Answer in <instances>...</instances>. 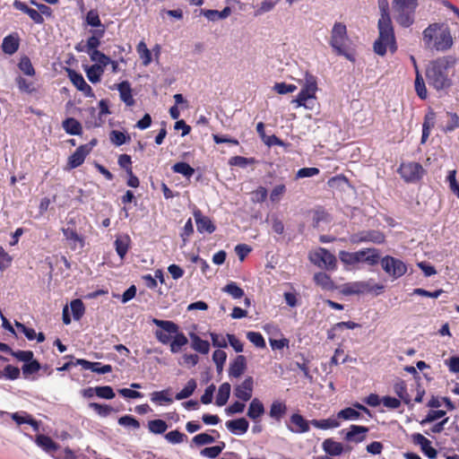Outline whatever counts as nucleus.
I'll use <instances>...</instances> for the list:
<instances>
[{"label":"nucleus","mask_w":459,"mask_h":459,"mask_svg":"<svg viewBox=\"0 0 459 459\" xmlns=\"http://www.w3.org/2000/svg\"><path fill=\"white\" fill-rule=\"evenodd\" d=\"M426 48L437 51H446L453 46L454 40L449 27L445 23L429 24L422 32Z\"/></svg>","instance_id":"2"},{"label":"nucleus","mask_w":459,"mask_h":459,"mask_svg":"<svg viewBox=\"0 0 459 459\" xmlns=\"http://www.w3.org/2000/svg\"><path fill=\"white\" fill-rule=\"evenodd\" d=\"M264 413V406L258 398H254L249 403L247 410V417L253 420H256Z\"/></svg>","instance_id":"31"},{"label":"nucleus","mask_w":459,"mask_h":459,"mask_svg":"<svg viewBox=\"0 0 459 459\" xmlns=\"http://www.w3.org/2000/svg\"><path fill=\"white\" fill-rule=\"evenodd\" d=\"M414 88L418 97L420 100H426L428 98V91L426 88V84L423 76L419 70H417L416 73Z\"/></svg>","instance_id":"35"},{"label":"nucleus","mask_w":459,"mask_h":459,"mask_svg":"<svg viewBox=\"0 0 459 459\" xmlns=\"http://www.w3.org/2000/svg\"><path fill=\"white\" fill-rule=\"evenodd\" d=\"M115 247L119 257L123 259L129 248V238H117L115 240Z\"/></svg>","instance_id":"50"},{"label":"nucleus","mask_w":459,"mask_h":459,"mask_svg":"<svg viewBox=\"0 0 459 459\" xmlns=\"http://www.w3.org/2000/svg\"><path fill=\"white\" fill-rule=\"evenodd\" d=\"M39 369L40 364L36 359H31L30 361L25 363L22 368L24 377H28L29 376L37 373Z\"/></svg>","instance_id":"51"},{"label":"nucleus","mask_w":459,"mask_h":459,"mask_svg":"<svg viewBox=\"0 0 459 459\" xmlns=\"http://www.w3.org/2000/svg\"><path fill=\"white\" fill-rule=\"evenodd\" d=\"M186 436L179 430H171L165 435V438L171 444H180Z\"/></svg>","instance_id":"63"},{"label":"nucleus","mask_w":459,"mask_h":459,"mask_svg":"<svg viewBox=\"0 0 459 459\" xmlns=\"http://www.w3.org/2000/svg\"><path fill=\"white\" fill-rule=\"evenodd\" d=\"M230 394V385L229 383H223L220 385L218 394L216 396L215 403L217 406H223L227 403Z\"/></svg>","instance_id":"34"},{"label":"nucleus","mask_w":459,"mask_h":459,"mask_svg":"<svg viewBox=\"0 0 459 459\" xmlns=\"http://www.w3.org/2000/svg\"><path fill=\"white\" fill-rule=\"evenodd\" d=\"M4 416H5V414H4ZM6 416H10L17 425L28 424L31 426L34 430H39V422L26 411H18L13 413L6 412Z\"/></svg>","instance_id":"20"},{"label":"nucleus","mask_w":459,"mask_h":459,"mask_svg":"<svg viewBox=\"0 0 459 459\" xmlns=\"http://www.w3.org/2000/svg\"><path fill=\"white\" fill-rule=\"evenodd\" d=\"M394 391L396 395L403 401L404 403L409 404L411 402L410 395L407 392V385L404 380L399 379L394 385Z\"/></svg>","instance_id":"36"},{"label":"nucleus","mask_w":459,"mask_h":459,"mask_svg":"<svg viewBox=\"0 0 459 459\" xmlns=\"http://www.w3.org/2000/svg\"><path fill=\"white\" fill-rule=\"evenodd\" d=\"M350 42L346 25L336 22L331 30L329 45L337 56H342L349 61L355 62L353 53L349 50Z\"/></svg>","instance_id":"4"},{"label":"nucleus","mask_w":459,"mask_h":459,"mask_svg":"<svg viewBox=\"0 0 459 459\" xmlns=\"http://www.w3.org/2000/svg\"><path fill=\"white\" fill-rule=\"evenodd\" d=\"M196 381L194 378L189 379L185 387L176 394L175 398L177 400H183L188 398L193 394V393L196 389Z\"/></svg>","instance_id":"43"},{"label":"nucleus","mask_w":459,"mask_h":459,"mask_svg":"<svg viewBox=\"0 0 459 459\" xmlns=\"http://www.w3.org/2000/svg\"><path fill=\"white\" fill-rule=\"evenodd\" d=\"M311 425L319 429H336L340 427L341 422L338 420L337 416L335 418H328L323 420H310Z\"/></svg>","instance_id":"33"},{"label":"nucleus","mask_w":459,"mask_h":459,"mask_svg":"<svg viewBox=\"0 0 459 459\" xmlns=\"http://www.w3.org/2000/svg\"><path fill=\"white\" fill-rule=\"evenodd\" d=\"M35 442L46 452H55L58 448V445L50 437L44 434L37 435Z\"/></svg>","instance_id":"32"},{"label":"nucleus","mask_w":459,"mask_h":459,"mask_svg":"<svg viewBox=\"0 0 459 459\" xmlns=\"http://www.w3.org/2000/svg\"><path fill=\"white\" fill-rule=\"evenodd\" d=\"M287 411H288V407L284 401L274 400V401H273V403L270 406L269 416L273 420L279 422L285 416V414L287 413Z\"/></svg>","instance_id":"24"},{"label":"nucleus","mask_w":459,"mask_h":459,"mask_svg":"<svg viewBox=\"0 0 459 459\" xmlns=\"http://www.w3.org/2000/svg\"><path fill=\"white\" fill-rule=\"evenodd\" d=\"M171 169L175 173L181 174L187 178H191L195 173V169L184 161L175 163Z\"/></svg>","instance_id":"42"},{"label":"nucleus","mask_w":459,"mask_h":459,"mask_svg":"<svg viewBox=\"0 0 459 459\" xmlns=\"http://www.w3.org/2000/svg\"><path fill=\"white\" fill-rule=\"evenodd\" d=\"M397 172L406 183H414L421 179L424 169L418 162H407L402 163Z\"/></svg>","instance_id":"10"},{"label":"nucleus","mask_w":459,"mask_h":459,"mask_svg":"<svg viewBox=\"0 0 459 459\" xmlns=\"http://www.w3.org/2000/svg\"><path fill=\"white\" fill-rule=\"evenodd\" d=\"M317 81L316 77L310 73L307 72L305 74L304 84L297 95L296 99L292 100V102L297 103V107H305L307 108L306 102L309 99L316 98V93L317 91Z\"/></svg>","instance_id":"8"},{"label":"nucleus","mask_w":459,"mask_h":459,"mask_svg":"<svg viewBox=\"0 0 459 459\" xmlns=\"http://www.w3.org/2000/svg\"><path fill=\"white\" fill-rule=\"evenodd\" d=\"M382 269L393 279H398L407 273L406 264L394 256L385 255L381 258Z\"/></svg>","instance_id":"9"},{"label":"nucleus","mask_w":459,"mask_h":459,"mask_svg":"<svg viewBox=\"0 0 459 459\" xmlns=\"http://www.w3.org/2000/svg\"><path fill=\"white\" fill-rule=\"evenodd\" d=\"M169 390L156 391L152 394L151 400L153 403L165 402L168 403H172V399L169 396Z\"/></svg>","instance_id":"61"},{"label":"nucleus","mask_w":459,"mask_h":459,"mask_svg":"<svg viewBox=\"0 0 459 459\" xmlns=\"http://www.w3.org/2000/svg\"><path fill=\"white\" fill-rule=\"evenodd\" d=\"M222 290L230 294L233 299H241L244 296V290L237 285L236 282L230 281L222 288Z\"/></svg>","instance_id":"47"},{"label":"nucleus","mask_w":459,"mask_h":459,"mask_svg":"<svg viewBox=\"0 0 459 459\" xmlns=\"http://www.w3.org/2000/svg\"><path fill=\"white\" fill-rule=\"evenodd\" d=\"M105 33V28L101 29V30H97L94 31V35L91 36L88 39H87V48H88V53L91 52V51H94V50H98V47L100 45V38L103 37Z\"/></svg>","instance_id":"41"},{"label":"nucleus","mask_w":459,"mask_h":459,"mask_svg":"<svg viewBox=\"0 0 459 459\" xmlns=\"http://www.w3.org/2000/svg\"><path fill=\"white\" fill-rule=\"evenodd\" d=\"M418 0H394L393 9L397 23L409 28L414 22L415 12L418 7Z\"/></svg>","instance_id":"5"},{"label":"nucleus","mask_w":459,"mask_h":459,"mask_svg":"<svg viewBox=\"0 0 459 459\" xmlns=\"http://www.w3.org/2000/svg\"><path fill=\"white\" fill-rule=\"evenodd\" d=\"M384 286L381 284H372L368 281H354L343 285L342 293L344 295H359L372 291L381 292Z\"/></svg>","instance_id":"11"},{"label":"nucleus","mask_w":459,"mask_h":459,"mask_svg":"<svg viewBox=\"0 0 459 459\" xmlns=\"http://www.w3.org/2000/svg\"><path fill=\"white\" fill-rule=\"evenodd\" d=\"M19 68L29 76H33L35 74V69L31 64L30 59L28 56H23L21 58L19 63Z\"/></svg>","instance_id":"55"},{"label":"nucleus","mask_w":459,"mask_h":459,"mask_svg":"<svg viewBox=\"0 0 459 459\" xmlns=\"http://www.w3.org/2000/svg\"><path fill=\"white\" fill-rule=\"evenodd\" d=\"M137 53L142 59V63L144 66L149 65L152 63V53L147 48L144 41H140L136 47Z\"/></svg>","instance_id":"39"},{"label":"nucleus","mask_w":459,"mask_h":459,"mask_svg":"<svg viewBox=\"0 0 459 459\" xmlns=\"http://www.w3.org/2000/svg\"><path fill=\"white\" fill-rule=\"evenodd\" d=\"M378 38L373 45V49L378 56H385L387 49L392 54L397 50V43L391 18H379L377 22Z\"/></svg>","instance_id":"3"},{"label":"nucleus","mask_w":459,"mask_h":459,"mask_svg":"<svg viewBox=\"0 0 459 459\" xmlns=\"http://www.w3.org/2000/svg\"><path fill=\"white\" fill-rule=\"evenodd\" d=\"M310 420H306L300 413L296 412L290 415L287 429L297 434L307 433L310 430Z\"/></svg>","instance_id":"13"},{"label":"nucleus","mask_w":459,"mask_h":459,"mask_svg":"<svg viewBox=\"0 0 459 459\" xmlns=\"http://www.w3.org/2000/svg\"><path fill=\"white\" fill-rule=\"evenodd\" d=\"M273 90L278 94H287L294 92L297 90V86L294 84H288L286 82H276L273 86Z\"/></svg>","instance_id":"64"},{"label":"nucleus","mask_w":459,"mask_h":459,"mask_svg":"<svg viewBox=\"0 0 459 459\" xmlns=\"http://www.w3.org/2000/svg\"><path fill=\"white\" fill-rule=\"evenodd\" d=\"M227 429L235 435L245 434L249 428V423L245 418H239L237 420H228L226 422Z\"/></svg>","instance_id":"26"},{"label":"nucleus","mask_w":459,"mask_h":459,"mask_svg":"<svg viewBox=\"0 0 459 459\" xmlns=\"http://www.w3.org/2000/svg\"><path fill=\"white\" fill-rule=\"evenodd\" d=\"M336 416H337L338 420H353L359 419L360 413L357 410H355L354 408L347 407V408H344V409L341 410L337 413Z\"/></svg>","instance_id":"44"},{"label":"nucleus","mask_w":459,"mask_h":459,"mask_svg":"<svg viewBox=\"0 0 459 459\" xmlns=\"http://www.w3.org/2000/svg\"><path fill=\"white\" fill-rule=\"evenodd\" d=\"M231 13V9L229 6L224 7L222 11L217 10H205L204 11V16L210 21H217L227 18Z\"/></svg>","instance_id":"38"},{"label":"nucleus","mask_w":459,"mask_h":459,"mask_svg":"<svg viewBox=\"0 0 459 459\" xmlns=\"http://www.w3.org/2000/svg\"><path fill=\"white\" fill-rule=\"evenodd\" d=\"M254 389V379L247 377L244 381L238 385L234 389V395L242 402H247L251 399Z\"/></svg>","instance_id":"15"},{"label":"nucleus","mask_w":459,"mask_h":459,"mask_svg":"<svg viewBox=\"0 0 459 459\" xmlns=\"http://www.w3.org/2000/svg\"><path fill=\"white\" fill-rule=\"evenodd\" d=\"M68 78L76 89L82 91L86 97H93L94 92L92 88L85 82L83 76L77 73L75 70L67 68L66 69Z\"/></svg>","instance_id":"14"},{"label":"nucleus","mask_w":459,"mask_h":459,"mask_svg":"<svg viewBox=\"0 0 459 459\" xmlns=\"http://www.w3.org/2000/svg\"><path fill=\"white\" fill-rule=\"evenodd\" d=\"M192 348L202 354H207L210 351V343L207 341L201 339L198 335L193 334Z\"/></svg>","instance_id":"40"},{"label":"nucleus","mask_w":459,"mask_h":459,"mask_svg":"<svg viewBox=\"0 0 459 459\" xmlns=\"http://www.w3.org/2000/svg\"><path fill=\"white\" fill-rule=\"evenodd\" d=\"M368 428L359 425H351L345 433L344 439L348 442L360 443L366 438Z\"/></svg>","instance_id":"18"},{"label":"nucleus","mask_w":459,"mask_h":459,"mask_svg":"<svg viewBox=\"0 0 459 459\" xmlns=\"http://www.w3.org/2000/svg\"><path fill=\"white\" fill-rule=\"evenodd\" d=\"M64 237L67 240L71 249L76 250L84 247V239L74 228L67 227L62 230Z\"/></svg>","instance_id":"19"},{"label":"nucleus","mask_w":459,"mask_h":459,"mask_svg":"<svg viewBox=\"0 0 459 459\" xmlns=\"http://www.w3.org/2000/svg\"><path fill=\"white\" fill-rule=\"evenodd\" d=\"M91 59L94 62H97V65H102V68L109 65V62H111V59L109 56H106L100 50H94L89 53Z\"/></svg>","instance_id":"49"},{"label":"nucleus","mask_w":459,"mask_h":459,"mask_svg":"<svg viewBox=\"0 0 459 459\" xmlns=\"http://www.w3.org/2000/svg\"><path fill=\"white\" fill-rule=\"evenodd\" d=\"M247 337L257 348H264L266 345L263 335L258 332H248Z\"/></svg>","instance_id":"59"},{"label":"nucleus","mask_w":459,"mask_h":459,"mask_svg":"<svg viewBox=\"0 0 459 459\" xmlns=\"http://www.w3.org/2000/svg\"><path fill=\"white\" fill-rule=\"evenodd\" d=\"M366 255L367 251L363 249L357 252L341 251L339 253V257L343 264H355L362 262V259H364Z\"/></svg>","instance_id":"27"},{"label":"nucleus","mask_w":459,"mask_h":459,"mask_svg":"<svg viewBox=\"0 0 459 459\" xmlns=\"http://www.w3.org/2000/svg\"><path fill=\"white\" fill-rule=\"evenodd\" d=\"M111 143L117 146H120L130 141V136L126 133L117 130H112L109 134Z\"/></svg>","instance_id":"46"},{"label":"nucleus","mask_w":459,"mask_h":459,"mask_svg":"<svg viewBox=\"0 0 459 459\" xmlns=\"http://www.w3.org/2000/svg\"><path fill=\"white\" fill-rule=\"evenodd\" d=\"M148 429L152 433L163 434L167 429V423L162 420H152L148 422Z\"/></svg>","instance_id":"48"},{"label":"nucleus","mask_w":459,"mask_h":459,"mask_svg":"<svg viewBox=\"0 0 459 459\" xmlns=\"http://www.w3.org/2000/svg\"><path fill=\"white\" fill-rule=\"evenodd\" d=\"M446 414V411L444 410H430L425 419H423L420 423V425H425L427 423L433 422L438 419L444 418Z\"/></svg>","instance_id":"53"},{"label":"nucleus","mask_w":459,"mask_h":459,"mask_svg":"<svg viewBox=\"0 0 459 459\" xmlns=\"http://www.w3.org/2000/svg\"><path fill=\"white\" fill-rule=\"evenodd\" d=\"M193 214L195 220L197 230L200 233L208 232L211 234L215 231L216 227L212 221L208 216L204 215L200 209H195Z\"/></svg>","instance_id":"16"},{"label":"nucleus","mask_w":459,"mask_h":459,"mask_svg":"<svg viewBox=\"0 0 459 459\" xmlns=\"http://www.w3.org/2000/svg\"><path fill=\"white\" fill-rule=\"evenodd\" d=\"M62 126L65 133L70 135H81L82 134L81 123L74 117L65 119L62 123Z\"/></svg>","instance_id":"30"},{"label":"nucleus","mask_w":459,"mask_h":459,"mask_svg":"<svg viewBox=\"0 0 459 459\" xmlns=\"http://www.w3.org/2000/svg\"><path fill=\"white\" fill-rule=\"evenodd\" d=\"M365 250L367 251V255L364 256V259H362V262H365L370 265L377 264L380 258L378 250L376 248H367Z\"/></svg>","instance_id":"58"},{"label":"nucleus","mask_w":459,"mask_h":459,"mask_svg":"<svg viewBox=\"0 0 459 459\" xmlns=\"http://www.w3.org/2000/svg\"><path fill=\"white\" fill-rule=\"evenodd\" d=\"M286 192V186L283 184L275 186L270 194V200L273 203H278Z\"/></svg>","instance_id":"62"},{"label":"nucleus","mask_w":459,"mask_h":459,"mask_svg":"<svg viewBox=\"0 0 459 459\" xmlns=\"http://www.w3.org/2000/svg\"><path fill=\"white\" fill-rule=\"evenodd\" d=\"M70 306L74 319L80 320L85 313V307L83 302L79 299H75L72 300Z\"/></svg>","instance_id":"45"},{"label":"nucleus","mask_w":459,"mask_h":459,"mask_svg":"<svg viewBox=\"0 0 459 459\" xmlns=\"http://www.w3.org/2000/svg\"><path fill=\"white\" fill-rule=\"evenodd\" d=\"M89 406L101 417H107L113 411V408L108 404L91 403Z\"/></svg>","instance_id":"54"},{"label":"nucleus","mask_w":459,"mask_h":459,"mask_svg":"<svg viewBox=\"0 0 459 459\" xmlns=\"http://www.w3.org/2000/svg\"><path fill=\"white\" fill-rule=\"evenodd\" d=\"M309 261L319 268L334 271L337 268V259L333 254L325 247H318L308 255Z\"/></svg>","instance_id":"7"},{"label":"nucleus","mask_w":459,"mask_h":459,"mask_svg":"<svg viewBox=\"0 0 459 459\" xmlns=\"http://www.w3.org/2000/svg\"><path fill=\"white\" fill-rule=\"evenodd\" d=\"M16 84L21 91L27 92V93H32L36 91V88L33 84V82H29L27 79L18 76L15 79Z\"/></svg>","instance_id":"52"},{"label":"nucleus","mask_w":459,"mask_h":459,"mask_svg":"<svg viewBox=\"0 0 459 459\" xmlns=\"http://www.w3.org/2000/svg\"><path fill=\"white\" fill-rule=\"evenodd\" d=\"M267 195V189L264 186H259L251 192V201L253 203H263L266 200Z\"/></svg>","instance_id":"57"},{"label":"nucleus","mask_w":459,"mask_h":459,"mask_svg":"<svg viewBox=\"0 0 459 459\" xmlns=\"http://www.w3.org/2000/svg\"><path fill=\"white\" fill-rule=\"evenodd\" d=\"M456 59L453 56H439L429 62L425 75L429 86L437 91L449 89L453 84Z\"/></svg>","instance_id":"1"},{"label":"nucleus","mask_w":459,"mask_h":459,"mask_svg":"<svg viewBox=\"0 0 459 459\" xmlns=\"http://www.w3.org/2000/svg\"><path fill=\"white\" fill-rule=\"evenodd\" d=\"M322 447L328 456H338L343 453V446L342 443L333 440V438H326L322 444Z\"/></svg>","instance_id":"29"},{"label":"nucleus","mask_w":459,"mask_h":459,"mask_svg":"<svg viewBox=\"0 0 459 459\" xmlns=\"http://www.w3.org/2000/svg\"><path fill=\"white\" fill-rule=\"evenodd\" d=\"M247 368V359L243 355H238L230 364L229 376L230 377H239Z\"/></svg>","instance_id":"23"},{"label":"nucleus","mask_w":459,"mask_h":459,"mask_svg":"<svg viewBox=\"0 0 459 459\" xmlns=\"http://www.w3.org/2000/svg\"><path fill=\"white\" fill-rule=\"evenodd\" d=\"M120 99L126 106L132 107L135 101L133 97L131 84L128 81H123L117 85Z\"/></svg>","instance_id":"25"},{"label":"nucleus","mask_w":459,"mask_h":459,"mask_svg":"<svg viewBox=\"0 0 459 459\" xmlns=\"http://www.w3.org/2000/svg\"><path fill=\"white\" fill-rule=\"evenodd\" d=\"M77 363L83 369H90L98 374H107L112 371V366L109 364L102 365L100 362H91L84 359H77Z\"/></svg>","instance_id":"22"},{"label":"nucleus","mask_w":459,"mask_h":459,"mask_svg":"<svg viewBox=\"0 0 459 459\" xmlns=\"http://www.w3.org/2000/svg\"><path fill=\"white\" fill-rule=\"evenodd\" d=\"M95 394L100 398L108 400L113 399L116 395L109 385L96 386Z\"/></svg>","instance_id":"56"},{"label":"nucleus","mask_w":459,"mask_h":459,"mask_svg":"<svg viewBox=\"0 0 459 459\" xmlns=\"http://www.w3.org/2000/svg\"><path fill=\"white\" fill-rule=\"evenodd\" d=\"M197 446L212 444L215 441L214 437L207 433H200L195 436L192 439Z\"/></svg>","instance_id":"60"},{"label":"nucleus","mask_w":459,"mask_h":459,"mask_svg":"<svg viewBox=\"0 0 459 459\" xmlns=\"http://www.w3.org/2000/svg\"><path fill=\"white\" fill-rule=\"evenodd\" d=\"M88 80L92 83H97L100 81L101 75L104 73V68L100 65H92L85 69Z\"/></svg>","instance_id":"37"},{"label":"nucleus","mask_w":459,"mask_h":459,"mask_svg":"<svg viewBox=\"0 0 459 459\" xmlns=\"http://www.w3.org/2000/svg\"><path fill=\"white\" fill-rule=\"evenodd\" d=\"M314 282L324 290H333L336 289V286L332 280L331 276L326 273L318 272L314 274L313 277Z\"/></svg>","instance_id":"28"},{"label":"nucleus","mask_w":459,"mask_h":459,"mask_svg":"<svg viewBox=\"0 0 459 459\" xmlns=\"http://www.w3.org/2000/svg\"><path fill=\"white\" fill-rule=\"evenodd\" d=\"M385 241V235L377 230H363L351 236V242L352 244H359L362 242H371L374 244H383Z\"/></svg>","instance_id":"12"},{"label":"nucleus","mask_w":459,"mask_h":459,"mask_svg":"<svg viewBox=\"0 0 459 459\" xmlns=\"http://www.w3.org/2000/svg\"><path fill=\"white\" fill-rule=\"evenodd\" d=\"M90 147L88 145H80L75 152L71 154L67 160V169H73L80 167L90 154Z\"/></svg>","instance_id":"17"},{"label":"nucleus","mask_w":459,"mask_h":459,"mask_svg":"<svg viewBox=\"0 0 459 459\" xmlns=\"http://www.w3.org/2000/svg\"><path fill=\"white\" fill-rule=\"evenodd\" d=\"M20 47V38L18 33L14 32L4 37L2 42V50L4 54L13 55Z\"/></svg>","instance_id":"21"},{"label":"nucleus","mask_w":459,"mask_h":459,"mask_svg":"<svg viewBox=\"0 0 459 459\" xmlns=\"http://www.w3.org/2000/svg\"><path fill=\"white\" fill-rule=\"evenodd\" d=\"M152 323L162 328L165 332H167L169 334H174V338L172 341H170V351L172 353H178L181 351L182 347L187 344L188 340L186 336L180 333L178 325L169 320H160L157 318L152 319Z\"/></svg>","instance_id":"6"}]
</instances>
